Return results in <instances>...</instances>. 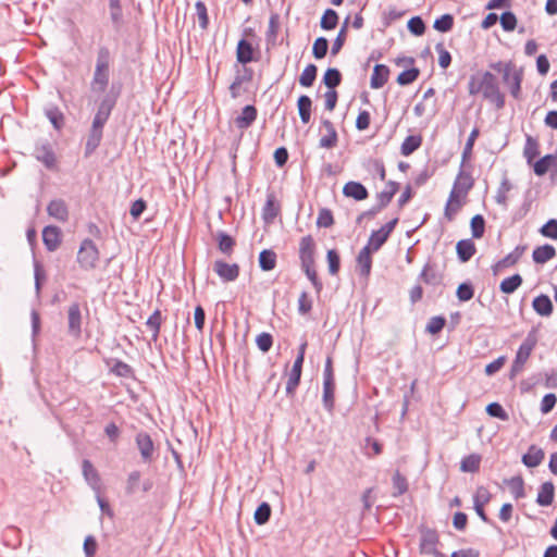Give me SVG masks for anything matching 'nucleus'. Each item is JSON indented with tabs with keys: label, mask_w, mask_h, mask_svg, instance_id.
I'll use <instances>...</instances> for the list:
<instances>
[{
	"label": "nucleus",
	"mask_w": 557,
	"mask_h": 557,
	"mask_svg": "<svg viewBox=\"0 0 557 557\" xmlns=\"http://www.w3.org/2000/svg\"><path fill=\"white\" fill-rule=\"evenodd\" d=\"M422 145L421 135H410L405 138L400 146V152L403 156L408 157L413 153Z\"/></svg>",
	"instance_id": "obj_40"
},
{
	"label": "nucleus",
	"mask_w": 557,
	"mask_h": 557,
	"mask_svg": "<svg viewBox=\"0 0 557 557\" xmlns=\"http://www.w3.org/2000/svg\"><path fill=\"white\" fill-rule=\"evenodd\" d=\"M218 246L221 252L231 256L235 246V240L228 234L220 232L218 234Z\"/></svg>",
	"instance_id": "obj_55"
},
{
	"label": "nucleus",
	"mask_w": 557,
	"mask_h": 557,
	"mask_svg": "<svg viewBox=\"0 0 557 557\" xmlns=\"http://www.w3.org/2000/svg\"><path fill=\"white\" fill-rule=\"evenodd\" d=\"M540 233L547 238L557 239V220H548L541 228Z\"/></svg>",
	"instance_id": "obj_64"
},
{
	"label": "nucleus",
	"mask_w": 557,
	"mask_h": 557,
	"mask_svg": "<svg viewBox=\"0 0 557 557\" xmlns=\"http://www.w3.org/2000/svg\"><path fill=\"white\" fill-rule=\"evenodd\" d=\"M109 11L113 28L120 30L123 25V9L121 0H109Z\"/></svg>",
	"instance_id": "obj_37"
},
{
	"label": "nucleus",
	"mask_w": 557,
	"mask_h": 557,
	"mask_svg": "<svg viewBox=\"0 0 557 557\" xmlns=\"http://www.w3.org/2000/svg\"><path fill=\"white\" fill-rule=\"evenodd\" d=\"M481 465V456L478 454H470L462 458L460 462V470L462 472L475 473L479 471Z\"/></svg>",
	"instance_id": "obj_45"
},
{
	"label": "nucleus",
	"mask_w": 557,
	"mask_h": 557,
	"mask_svg": "<svg viewBox=\"0 0 557 557\" xmlns=\"http://www.w3.org/2000/svg\"><path fill=\"white\" fill-rule=\"evenodd\" d=\"M479 135H480L479 128L474 127L471 131V133L466 141V145L463 147V151L461 154V166H465L466 162H468L471 159L472 149H473L474 143H475L476 138L479 137Z\"/></svg>",
	"instance_id": "obj_48"
},
{
	"label": "nucleus",
	"mask_w": 557,
	"mask_h": 557,
	"mask_svg": "<svg viewBox=\"0 0 557 557\" xmlns=\"http://www.w3.org/2000/svg\"><path fill=\"white\" fill-rule=\"evenodd\" d=\"M512 185L511 183L509 182L508 178H504L500 184H499V187L497 188V191H496V195H495V200L498 205L503 206L504 208L507 207V201H508V193L510 191Z\"/></svg>",
	"instance_id": "obj_56"
},
{
	"label": "nucleus",
	"mask_w": 557,
	"mask_h": 557,
	"mask_svg": "<svg viewBox=\"0 0 557 557\" xmlns=\"http://www.w3.org/2000/svg\"><path fill=\"white\" fill-rule=\"evenodd\" d=\"M536 345V337L530 333L525 337V339L521 343V345L518 348V351L516 354V358L511 364L510 368V379H513L518 373H520L525 362L528 361L529 357L531 356V352L533 351L534 347Z\"/></svg>",
	"instance_id": "obj_4"
},
{
	"label": "nucleus",
	"mask_w": 557,
	"mask_h": 557,
	"mask_svg": "<svg viewBox=\"0 0 557 557\" xmlns=\"http://www.w3.org/2000/svg\"><path fill=\"white\" fill-rule=\"evenodd\" d=\"M338 14L333 9H326L321 17L320 26L324 30H332L337 26Z\"/></svg>",
	"instance_id": "obj_51"
},
{
	"label": "nucleus",
	"mask_w": 557,
	"mask_h": 557,
	"mask_svg": "<svg viewBox=\"0 0 557 557\" xmlns=\"http://www.w3.org/2000/svg\"><path fill=\"white\" fill-rule=\"evenodd\" d=\"M109 79L110 73L94 71L92 79L90 83L91 90L95 92H103L109 85Z\"/></svg>",
	"instance_id": "obj_41"
},
{
	"label": "nucleus",
	"mask_w": 557,
	"mask_h": 557,
	"mask_svg": "<svg viewBox=\"0 0 557 557\" xmlns=\"http://www.w3.org/2000/svg\"><path fill=\"white\" fill-rule=\"evenodd\" d=\"M534 311L542 317H549L553 313V302L547 295L536 296L532 301Z\"/></svg>",
	"instance_id": "obj_30"
},
{
	"label": "nucleus",
	"mask_w": 557,
	"mask_h": 557,
	"mask_svg": "<svg viewBox=\"0 0 557 557\" xmlns=\"http://www.w3.org/2000/svg\"><path fill=\"white\" fill-rule=\"evenodd\" d=\"M544 456L542 448L531 445L528 453L522 456V462L528 468H535L542 463Z\"/></svg>",
	"instance_id": "obj_28"
},
{
	"label": "nucleus",
	"mask_w": 557,
	"mask_h": 557,
	"mask_svg": "<svg viewBox=\"0 0 557 557\" xmlns=\"http://www.w3.org/2000/svg\"><path fill=\"white\" fill-rule=\"evenodd\" d=\"M550 168L557 170V154H546L537 160L533 165L534 173L537 176L545 175Z\"/></svg>",
	"instance_id": "obj_34"
},
{
	"label": "nucleus",
	"mask_w": 557,
	"mask_h": 557,
	"mask_svg": "<svg viewBox=\"0 0 557 557\" xmlns=\"http://www.w3.org/2000/svg\"><path fill=\"white\" fill-rule=\"evenodd\" d=\"M280 26H281L280 14L276 12H272L270 15V18H269L268 30L265 33V41H267L268 46L276 45Z\"/></svg>",
	"instance_id": "obj_29"
},
{
	"label": "nucleus",
	"mask_w": 557,
	"mask_h": 557,
	"mask_svg": "<svg viewBox=\"0 0 557 557\" xmlns=\"http://www.w3.org/2000/svg\"><path fill=\"white\" fill-rule=\"evenodd\" d=\"M213 271L224 282H233L239 276V267L237 263H227L223 260H215Z\"/></svg>",
	"instance_id": "obj_12"
},
{
	"label": "nucleus",
	"mask_w": 557,
	"mask_h": 557,
	"mask_svg": "<svg viewBox=\"0 0 557 557\" xmlns=\"http://www.w3.org/2000/svg\"><path fill=\"white\" fill-rule=\"evenodd\" d=\"M135 443L139 450L141 460L144 462H150L153 459L156 451L154 443L151 436L147 432L140 431L135 436Z\"/></svg>",
	"instance_id": "obj_10"
},
{
	"label": "nucleus",
	"mask_w": 557,
	"mask_h": 557,
	"mask_svg": "<svg viewBox=\"0 0 557 557\" xmlns=\"http://www.w3.org/2000/svg\"><path fill=\"white\" fill-rule=\"evenodd\" d=\"M47 212L50 216L62 222H65L69 218L67 207L62 199L51 200L47 207Z\"/></svg>",
	"instance_id": "obj_27"
},
{
	"label": "nucleus",
	"mask_w": 557,
	"mask_h": 557,
	"mask_svg": "<svg viewBox=\"0 0 557 557\" xmlns=\"http://www.w3.org/2000/svg\"><path fill=\"white\" fill-rule=\"evenodd\" d=\"M76 260L84 271L94 270L99 262V250L90 238L81 243Z\"/></svg>",
	"instance_id": "obj_3"
},
{
	"label": "nucleus",
	"mask_w": 557,
	"mask_h": 557,
	"mask_svg": "<svg viewBox=\"0 0 557 557\" xmlns=\"http://www.w3.org/2000/svg\"><path fill=\"white\" fill-rule=\"evenodd\" d=\"M297 107L301 122L307 124L311 117V98L307 95H301L297 100Z\"/></svg>",
	"instance_id": "obj_39"
},
{
	"label": "nucleus",
	"mask_w": 557,
	"mask_h": 557,
	"mask_svg": "<svg viewBox=\"0 0 557 557\" xmlns=\"http://www.w3.org/2000/svg\"><path fill=\"white\" fill-rule=\"evenodd\" d=\"M342 73L338 69L329 67L323 75L322 82L323 84L331 90H335L337 86L342 83Z\"/></svg>",
	"instance_id": "obj_42"
},
{
	"label": "nucleus",
	"mask_w": 557,
	"mask_h": 557,
	"mask_svg": "<svg viewBox=\"0 0 557 557\" xmlns=\"http://www.w3.org/2000/svg\"><path fill=\"white\" fill-rule=\"evenodd\" d=\"M456 251L460 262H468L474 256L476 248L471 239H461L456 245Z\"/></svg>",
	"instance_id": "obj_31"
},
{
	"label": "nucleus",
	"mask_w": 557,
	"mask_h": 557,
	"mask_svg": "<svg viewBox=\"0 0 557 557\" xmlns=\"http://www.w3.org/2000/svg\"><path fill=\"white\" fill-rule=\"evenodd\" d=\"M257 116V108L252 104H247L242 109L240 114L235 117L234 123L238 129L245 131L255 123Z\"/></svg>",
	"instance_id": "obj_15"
},
{
	"label": "nucleus",
	"mask_w": 557,
	"mask_h": 557,
	"mask_svg": "<svg viewBox=\"0 0 557 557\" xmlns=\"http://www.w3.org/2000/svg\"><path fill=\"white\" fill-rule=\"evenodd\" d=\"M111 52L108 47L101 46L97 52L95 71L110 73Z\"/></svg>",
	"instance_id": "obj_36"
},
{
	"label": "nucleus",
	"mask_w": 557,
	"mask_h": 557,
	"mask_svg": "<svg viewBox=\"0 0 557 557\" xmlns=\"http://www.w3.org/2000/svg\"><path fill=\"white\" fill-rule=\"evenodd\" d=\"M556 256V249L553 245L545 244L537 246L533 252L532 258L535 263L544 264Z\"/></svg>",
	"instance_id": "obj_32"
},
{
	"label": "nucleus",
	"mask_w": 557,
	"mask_h": 557,
	"mask_svg": "<svg viewBox=\"0 0 557 557\" xmlns=\"http://www.w3.org/2000/svg\"><path fill=\"white\" fill-rule=\"evenodd\" d=\"M420 75V71L417 67H411L409 70L403 71L398 76L396 82L400 86H407L412 84L414 81L418 79Z\"/></svg>",
	"instance_id": "obj_58"
},
{
	"label": "nucleus",
	"mask_w": 557,
	"mask_h": 557,
	"mask_svg": "<svg viewBox=\"0 0 557 557\" xmlns=\"http://www.w3.org/2000/svg\"><path fill=\"white\" fill-rule=\"evenodd\" d=\"M389 67L385 64H376L371 75L370 86L373 89L382 88L388 81Z\"/></svg>",
	"instance_id": "obj_23"
},
{
	"label": "nucleus",
	"mask_w": 557,
	"mask_h": 557,
	"mask_svg": "<svg viewBox=\"0 0 557 557\" xmlns=\"http://www.w3.org/2000/svg\"><path fill=\"white\" fill-rule=\"evenodd\" d=\"M540 144L536 138L528 135L525 139V145L523 149V154L528 161L531 163L539 154H540Z\"/></svg>",
	"instance_id": "obj_47"
},
{
	"label": "nucleus",
	"mask_w": 557,
	"mask_h": 557,
	"mask_svg": "<svg viewBox=\"0 0 557 557\" xmlns=\"http://www.w3.org/2000/svg\"><path fill=\"white\" fill-rule=\"evenodd\" d=\"M470 227L474 238H481L485 232V220L481 214H476L471 219Z\"/></svg>",
	"instance_id": "obj_61"
},
{
	"label": "nucleus",
	"mask_w": 557,
	"mask_h": 557,
	"mask_svg": "<svg viewBox=\"0 0 557 557\" xmlns=\"http://www.w3.org/2000/svg\"><path fill=\"white\" fill-rule=\"evenodd\" d=\"M140 479L141 473L138 470L128 473L125 482V494L127 496H133L140 490Z\"/></svg>",
	"instance_id": "obj_44"
},
{
	"label": "nucleus",
	"mask_w": 557,
	"mask_h": 557,
	"mask_svg": "<svg viewBox=\"0 0 557 557\" xmlns=\"http://www.w3.org/2000/svg\"><path fill=\"white\" fill-rule=\"evenodd\" d=\"M398 221V218H394L384 224L381 228L373 231L369 237L368 244L364 247L369 248L373 252L379 251L381 247L387 242Z\"/></svg>",
	"instance_id": "obj_6"
},
{
	"label": "nucleus",
	"mask_w": 557,
	"mask_h": 557,
	"mask_svg": "<svg viewBox=\"0 0 557 557\" xmlns=\"http://www.w3.org/2000/svg\"><path fill=\"white\" fill-rule=\"evenodd\" d=\"M420 278L428 285L437 286L443 283L444 274L435 263L428 262L420 273Z\"/></svg>",
	"instance_id": "obj_16"
},
{
	"label": "nucleus",
	"mask_w": 557,
	"mask_h": 557,
	"mask_svg": "<svg viewBox=\"0 0 557 557\" xmlns=\"http://www.w3.org/2000/svg\"><path fill=\"white\" fill-rule=\"evenodd\" d=\"M117 97V92L110 91L101 99L86 139L85 158L90 157L100 146L103 137V127L116 104Z\"/></svg>",
	"instance_id": "obj_1"
},
{
	"label": "nucleus",
	"mask_w": 557,
	"mask_h": 557,
	"mask_svg": "<svg viewBox=\"0 0 557 557\" xmlns=\"http://www.w3.org/2000/svg\"><path fill=\"white\" fill-rule=\"evenodd\" d=\"M334 224L333 213L327 208H322L319 210L317 218L318 227L329 228Z\"/></svg>",
	"instance_id": "obj_62"
},
{
	"label": "nucleus",
	"mask_w": 557,
	"mask_h": 557,
	"mask_svg": "<svg viewBox=\"0 0 557 557\" xmlns=\"http://www.w3.org/2000/svg\"><path fill=\"white\" fill-rule=\"evenodd\" d=\"M343 194L357 201L364 200L369 197L368 189L361 183L355 181H350L344 185Z\"/></svg>",
	"instance_id": "obj_21"
},
{
	"label": "nucleus",
	"mask_w": 557,
	"mask_h": 557,
	"mask_svg": "<svg viewBox=\"0 0 557 557\" xmlns=\"http://www.w3.org/2000/svg\"><path fill=\"white\" fill-rule=\"evenodd\" d=\"M280 205L276 202L273 193L268 194L267 201L262 208V219L265 223H272L280 213Z\"/></svg>",
	"instance_id": "obj_24"
},
{
	"label": "nucleus",
	"mask_w": 557,
	"mask_h": 557,
	"mask_svg": "<svg viewBox=\"0 0 557 557\" xmlns=\"http://www.w3.org/2000/svg\"><path fill=\"white\" fill-rule=\"evenodd\" d=\"M322 403L324 409L332 413L335 407V377L323 379Z\"/></svg>",
	"instance_id": "obj_18"
},
{
	"label": "nucleus",
	"mask_w": 557,
	"mask_h": 557,
	"mask_svg": "<svg viewBox=\"0 0 557 557\" xmlns=\"http://www.w3.org/2000/svg\"><path fill=\"white\" fill-rule=\"evenodd\" d=\"M398 189L399 184L394 181H389L386 185V188L376 195L377 205H380V207L383 209L387 207Z\"/></svg>",
	"instance_id": "obj_35"
},
{
	"label": "nucleus",
	"mask_w": 557,
	"mask_h": 557,
	"mask_svg": "<svg viewBox=\"0 0 557 557\" xmlns=\"http://www.w3.org/2000/svg\"><path fill=\"white\" fill-rule=\"evenodd\" d=\"M555 486L553 482H544L537 493L536 503L542 507L550 506L554 502Z\"/></svg>",
	"instance_id": "obj_25"
},
{
	"label": "nucleus",
	"mask_w": 557,
	"mask_h": 557,
	"mask_svg": "<svg viewBox=\"0 0 557 557\" xmlns=\"http://www.w3.org/2000/svg\"><path fill=\"white\" fill-rule=\"evenodd\" d=\"M83 315L78 302H72L67 309V333L74 338L82 335Z\"/></svg>",
	"instance_id": "obj_9"
},
{
	"label": "nucleus",
	"mask_w": 557,
	"mask_h": 557,
	"mask_svg": "<svg viewBox=\"0 0 557 557\" xmlns=\"http://www.w3.org/2000/svg\"><path fill=\"white\" fill-rule=\"evenodd\" d=\"M446 319L442 315L432 317L425 327V331L432 335L438 334L445 326Z\"/></svg>",
	"instance_id": "obj_63"
},
{
	"label": "nucleus",
	"mask_w": 557,
	"mask_h": 557,
	"mask_svg": "<svg viewBox=\"0 0 557 557\" xmlns=\"http://www.w3.org/2000/svg\"><path fill=\"white\" fill-rule=\"evenodd\" d=\"M301 269L305 272V274L308 277V280L313 285L317 294H320L322 292V289H323V283L318 277V273L315 271L314 264H310V265H307V267H301Z\"/></svg>",
	"instance_id": "obj_59"
},
{
	"label": "nucleus",
	"mask_w": 557,
	"mask_h": 557,
	"mask_svg": "<svg viewBox=\"0 0 557 557\" xmlns=\"http://www.w3.org/2000/svg\"><path fill=\"white\" fill-rule=\"evenodd\" d=\"M317 73L318 67L312 63L308 64L299 77V84L306 88L311 87L317 78Z\"/></svg>",
	"instance_id": "obj_52"
},
{
	"label": "nucleus",
	"mask_w": 557,
	"mask_h": 557,
	"mask_svg": "<svg viewBox=\"0 0 557 557\" xmlns=\"http://www.w3.org/2000/svg\"><path fill=\"white\" fill-rule=\"evenodd\" d=\"M523 283L522 276L518 273L504 278L500 282L499 289L504 294H512L515 293Z\"/></svg>",
	"instance_id": "obj_38"
},
{
	"label": "nucleus",
	"mask_w": 557,
	"mask_h": 557,
	"mask_svg": "<svg viewBox=\"0 0 557 557\" xmlns=\"http://www.w3.org/2000/svg\"><path fill=\"white\" fill-rule=\"evenodd\" d=\"M255 49L252 45L246 40L245 38H242L236 48V59L237 62L243 64V66H246L247 63H250L255 60L253 58Z\"/></svg>",
	"instance_id": "obj_22"
},
{
	"label": "nucleus",
	"mask_w": 557,
	"mask_h": 557,
	"mask_svg": "<svg viewBox=\"0 0 557 557\" xmlns=\"http://www.w3.org/2000/svg\"><path fill=\"white\" fill-rule=\"evenodd\" d=\"M162 323L161 311L159 309L154 310V312L148 318L146 325L152 331L151 339L157 342L160 334Z\"/></svg>",
	"instance_id": "obj_50"
},
{
	"label": "nucleus",
	"mask_w": 557,
	"mask_h": 557,
	"mask_svg": "<svg viewBox=\"0 0 557 557\" xmlns=\"http://www.w3.org/2000/svg\"><path fill=\"white\" fill-rule=\"evenodd\" d=\"M323 126L325 127L326 135L322 136L319 140V146L321 148L331 149L336 146L338 137L337 132L333 125V123L330 120H323L322 121Z\"/></svg>",
	"instance_id": "obj_26"
},
{
	"label": "nucleus",
	"mask_w": 557,
	"mask_h": 557,
	"mask_svg": "<svg viewBox=\"0 0 557 557\" xmlns=\"http://www.w3.org/2000/svg\"><path fill=\"white\" fill-rule=\"evenodd\" d=\"M393 483V493L394 497H398L404 495L408 491V481L405 475H403L399 471H396L392 478Z\"/></svg>",
	"instance_id": "obj_46"
},
{
	"label": "nucleus",
	"mask_w": 557,
	"mask_h": 557,
	"mask_svg": "<svg viewBox=\"0 0 557 557\" xmlns=\"http://www.w3.org/2000/svg\"><path fill=\"white\" fill-rule=\"evenodd\" d=\"M372 252L373 251L370 250L369 248L363 247L357 256V265L359 269V273L362 276L367 277L370 275L371 268H372V258H371Z\"/></svg>",
	"instance_id": "obj_33"
},
{
	"label": "nucleus",
	"mask_w": 557,
	"mask_h": 557,
	"mask_svg": "<svg viewBox=\"0 0 557 557\" xmlns=\"http://www.w3.org/2000/svg\"><path fill=\"white\" fill-rule=\"evenodd\" d=\"M420 533V550L422 554L433 549L440 543V537L436 530L423 528L421 529Z\"/></svg>",
	"instance_id": "obj_19"
},
{
	"label": "nucleus",
	"mask_w": 557,
	"mask_h": 557,
	"mask_svg": "<svg viewBox=\"0 0 557 557\" xmlns=\"http://www.w3.org/2000/svg\"><path fill=\"white\" fill-rule=\"evenodd\" d=\"M522 79L523 70L518 67L512 61H508L507 69L503 74V83L508 86L510 95L515 99L520 98Z\"/></svg>",
	"instance_id": "obj_5"
},
{
	"label": "nucleus",
	"mask_w": 557,
	"mask_h": 557,
	"mask_svg": "<svg viewBox=\"0 0 557 557\" xmlns=\"http://www.w3.org/2000/svg\"><path fill=\"white\" fill-rule=\"evenodd\" d=\"M524 248L516 247V249L508 253L506 257L497 261L492 265V271L494 275H498L505 268H509L515 265L523 253Z\"/></svg>",
	"instance_id": "obj_20"
},
{
	"label": "nucleus",
	"mask_w": 557,
	"mask_h": 557,
	"mask_svg": "<svg viewBox=\"0 0 557 557\" xmlns=\"http://www.w3.org/2000/svg\"><path fill=\"white\" fill-rule=\"evenodd\" d=\"M454 26V16L451 14H444L434 21L433 27L437 32L447 33Z\"/></svg>",
	"instance_id": "obj_60"
},
{
	"label": "nucleus",
	"mask_w": 557,
	"mask_h": 557,
	"mask_svg": "<svg viewBox=\"0 0 557 557\" xmlns=\"http://www.w3.org/2000/svg\"><path fill=\"white\" fill-rule=\"evenodd\" d=\"M271 512V506L267 502L261 503L255 511V522L258 525L265 524L270 520Z\"/></svg>",
	"instance_id": "obj_53"
},
{
	"label": "nucleus",
	"mask_w": 557,
	"mask_h": 557,
	"mask_svg": "<svg viewBox=\"0 0 557 557\" xmlns=\"http://www.w3.org/2000/svg\"><path fill=\"white\" fill-rule=\"evenodd\" d=\"M302 370L297 368H292L288 373V380L286 383V395L289 397H294L296 389L300 383Z\"/></svg>",
	"instance_id": "obj_49"
},
{
	"label": "nucleus",
	"mask_w": 557,
	"mask_h": 557,
	"mask_svg": "<svg viewBox=\"0 0 557 557\" xmlns=\"http://www.w3.org/2000/svg\"><path fill=\"white\" fill-rule=\"evenodd\" d=\"M468 91L471 96L482 94L483 98L493 103L496 109L505 107V95L500 91L496 76L488 71L471 75Z\"/></svg>",
	"instance_id": "obj_2"
},
{
	"label": "nucleus",
	"mask_w": 557,
	"mask_h": 557,
	"mask_svg": "<svg viewBox=\"0 0 557 557\" xmlns=\"http://www.w3.org/2000/svg\"><path fill=\"white\" fill-rule=\"evenodd\" d=\"M82 472L87 484L96 492L101 490V478L90 460L84 459L82 462Z\"/></svg>",
	"instance_id": "obj_14"
},
{
	"label": "nucleus",
	"mask_w": 557,
	"mask_h": 557,
	"mask_svg": "<svg viewBox=\"0 0 557 557\" xmlns=\"http://www.w3.org/2000/svg\"><path fill=\"white\" fill-rule=\"evenodd\" d=\"M329 50V41L325 37H318L312 46V55L317 60L323 59Z\"/></svg>",
	"instance_id": "obj_57"
},
{
	"label": "nucleus",
	"mask_w": 557,
	"mask_h": 557,
	"mask_svg": "<svg viewBox=\"0 0 557 557\" xmlns=\"http://www.w3.org/2000/svg\"><path fill=\"white\" fill-rule=\"evenodd\" d=\"M45 114L55 129L60 131L63 127L64 115L58 107L47 109Z\"/></svg>",
	"instance_id": "obj_54"
},
{
	"label": "nucleus",
	"mask_w": 557,
	"mask_h": 557,
	"mask_svg": "<svg viewBox=\"0 0 557 557\" xmlns=\"http://www.w3.org/2000/svg\"><path fill=\"white\" fill-rule=\"evenodd\" d=\"M315 243L311 235L304 236L299 242V260L301 267L315 264Z\"/></svg>",
	"instance_id": "obj_11"
},
{
	"label": "nucleus",
	"mask_w": 557,
	"mask_h": 557,
	"mask_svg": "<svg viewBox=\"0 0 557 557\" xmlns=\"http://www.w3.org/2000/svg\"><path fill=\"white\" fill-rule=\"evenodd\" d=\"M259 267L262 271H272L276 267V253L271 249H263L259 255Z\"/></svg>",
	"instance_id": "obj_43"
},
{
	"label": "nucleus",
	"mask_w": 557,
	"mask_h": 557,
	"mask_svg": "<svg viewBox=\"0 0 557 557\" xmlns=\"http://www.w3.org/2000/svg\"><path fill=\"white\" fill-rule=\"evenodd\" d=\"M465 166L460 165V170L456 176L453 188L450 190V201H456L466 196L474 185V180L470 172L465 171Z\"/></svg>",
	"instance_id": "obj_7"
},
{
	"label": "nucleus",
	"mask_w": 557,
	"mask_h": 557,
	"mask_svg": "<svg viewBox=\"0 0 557 557\" xmlns=\"http://www.w3.org/2000/svg\"><path fill=\"white\" fill-rule=\"evenodd\" d=\"M42 242L48 251H54L61 244V230L54 225H48L42 230Z\"/></svg>",
	"instance_id": "obj_17"
},
{
	"label": "nucleus",
	"mask_w": 557,
	"mask_h": 557,
	"mask_svg": "<svg viewBox=\"0 0 557 557\" xmlns=\"http://www.w3.org/2000/svg\"><path fill=\"white\" fill-rule=\"evenodd\" d=\"M35 157L48 169H53L55 166V154L51 144L48 140L36 146Z\"/></svg>",
	"instance_id": "obj_13"
},
{
	"label": "nucleus",
	"mask_w": 557,
	"mask_h": 557,
	"mask_svg": "<svg viewBox=\"0 0 557 557\" xmlns=\"http://www.w3.org/2000/svg\"><path fill=\"white\" fill-rule=\"evenodd\" d=\"M253 77V71L250 67L243 66L236 70V75L233 83L230 85L228 90L233 99H237L247 90L243 88L245 83H250Z\"/></svg>",
	"instance_id": "obj_8"
}]
</instances>
